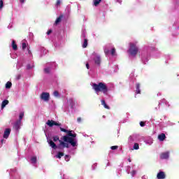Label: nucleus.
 I'll list each match as a JSON object with an SVG mask.
<instances>
[{"label": "nucleus", "mask_w": 179, "mask_h": 179, "mask_svg": "<svg viewBox=\"0 0 179 179\" xmlns=\"http://www.w3.org/2000/svg\"><path fill=\"white\" fill-rule=\"evenodd\" d=\"M60 131L62 132H65L67 134V136H64L62 137V141H59V145H57L52 140H49L48 143L52 149H59L60 150L62 149H64V148H66V149H69V143L73 146V148H75L76 146V140L75 138H76L77 134L76 133L72 134V131L71 130H66V129H64L62 127H60Z\"/></svg>", "instance_id": "obj_1"}, {"label": "nucleus", "mask_w": 179, "mask_h": 179, "mask_svg": "<svg viewBox=\"0 0 179 179\" xmlns=\"http://www.w3.org/2000/svg\"><path fill=\"white\" fill-rule=\"evenodd\" d=\"M92 89L94 90L96 93L101 92L103 94H107V92H108V87H107V85L104 83H99L98 84L93 83Z\"/></svg>", "instance_id": "obj_2"}, {"label": "nucleus", "mask_w": 179, "mask_h": 179, "mask_svg": "<svg viewBox=\"0 0 179 179\" xmlns=\"http://www.w3.org/2000/svg\"><path fill=\"white\" fill-rule=\"evenodd\" d=\"M139 52V48L136 46L135 43H130V48L129 49V54L131 55V57H136V54Z\"/></svg>", "instance_id": "obj_3"}, {"label": "nucleus", "mask_w": 179, "mask_h": 179, "mask_svg": "<svg viewBox=\"0 0 179 179\" xmlns=\"http://www.w3.org/2000/svg\"><path fill=\"white\" fill-rule=\"evenodd\" d=\"M41 100H43L44 101H50V93L42 92V94H41Z\"/></svg>", "instance_id": "obj_4"}, {"label": "nucleus", "mask_w": 179, "mask_h": 179, "mask_svg": "<svg viewBox=\"0 0 179 179\" xmlns=\"http://www.w3.org/2000/svg\"><path fill=\"white\" fill-rule=\"evenodd\" d=\"M10 135V129H9V128L6 129V130L4 131L3 136L4 139H8V138H9Z\"/></svg>", "instance_id": "obj_5"}, {"label": "nucleus", "mask_w": 179, "mask_h": 179, "mask_svg": "<svg viewBox=\"0 0 179 179\" xmlns=\"http://www.w3.org/2000/svg\"><path fill=\"white\" fill-rule=\"evenodd\" d=\"M169 152H162L160 155L159 157L162 160H164L166 159H169Z\"/></svg>", "instance_id": "obj_6"}, {"label": "nucleus", "mask_w": 179, "mask_h": 179, "mask_svg": "<svg viewBox=\"0 0 179 179\" xmlns=\"http://www.w3.org/2000/svg\"><path fill=\"white\" fill-rule=\"evenodd\" d=\"M157 179H164L166 178V173L164 171H159L157 175Z\"/></svg>", "instance_id": "obj_7"}, {"label": "nucleus", "mask_w": 179, "mask_h": 179, "mask_svg": "<svg viewBox=\"0 0 179 179\" xmlns=\"http://www.w3.org/2000/svg\"><path fill=\"white\" fill-rule=\"evenodd\" d=\"M62 19H64V15L61 14L55 20V24L57 26V24H59L61 22H62Z\"/></svg>", "instance_id": "obj_8"}, {"label": "nucleus", "mask_w": 179, "mask_h": 179, "mask_svg": "<svg viewBox=\"0 0 179 179\" xmlns=\"http://www.w3.org/2000/svg\"><path fill=\"white\" fill-rule=\"evenodd\" d=\"M22 124V121L17 120L15 123L14 124L13 128L16 129V131L19 130V128H20V125Z\"/></svg>", "instance_id": "obj_9"}, {"label": "nucleus", "mask_w": 179, "mask_h": 179, "mask_svg": "<svg viewBox=\"0 0 179 179\" xmlns=\"http://www.w3.org/2000/svg\"><path fill=\"white\" fill-rule=\"evenodd\" d=\"M158 139L160 142H163L164 141V139H166V134L164 133L159 134Z\"/></svg>", "instance_id": "obj_10"}, {"label": "nucleus", "mask_w": 179, "mask_h": 179, "mask_svg": "<svg viewBox=\"0 0 179 179\" xmlns=\"http://www.w3.org/2000/svg\"><path fill=\"white\" fill-rule=\"evenodd\" d=\"M94 62L96 65H100L101 62V59L100 58L99 56H96L95 58H94Z\"/></svg>", "instance_id": "obj_11"}, {"label": "nucleus", "mask_w": 179, "mask_h": 179, "mask_svg": "<svg viewBox=\"0 0 179 179\" xmlns=\"http://www.w3.org/2000/svg\"><path fill=\"white\" fill-rule=\"evenodd\" d=\"M136 94H141V84H139V83L136 84Z\"/></svg>", "instance_id": "obj_12"}, {"label": "nucleus", "mask_w": 179, "mask_h": 179, "mask_svg": "<svg viewBox=\"0 0 179 179\" xmlns=\"http://www.w3.org/2000/svg\"><path fill=\"white\" fill-rule=\"evenodd\" d=\"M8 104H9V101L8 100L3 101L1 103V108H5V107H6Z\"/></svg>", "instance_id": "obj_13"}, {"label": "nucleus", "mask_w": 179, "mask_h": 179, "mask_svg": "<svg viewBox=\"0 0 179 179\" xmlns=\"http://www.w3.org/2000/svg\"><path fill=\"white\" fill-rule=\"evenodd\" d=\"M101 105L103 106L104 108H106V110H110V106L106 103L105 100H101Z\"/></svg>", "instance_id": "obj_14"}, {"label": "nucleus", "mask_w": 179, "mask_h": 179, "mask_svg": "<svg viewBox=\"0 0 179 179\" xmlns=\"http://www.w3.org/2000/svg\"><path fill=\"white\" fill-rule=\"evenodd\" d=\"M54 120H48L46 122L47 125H48V127H50V128H52V127H54Z\"/></svg>", "instance_id": "obj_15"}, {"label": "nucleus", "mask_w": 179, "mask_h": 179, "mask_svg": "<svg viewBox=\"0 0 179 179\" xmlns=\"http://www.w3.org/2000/svg\"><path fill=\"white\" fill-rule=\"evenodd\" d=\"M12 47H13V50H14V51L17 50V45L16 44V42L15 41H12Z\"/></svg>", "instance_id": "obj_16"}, {"label": "nucleus", "mask_w": 179, "mask_h": 179, "mask_svg": "<svg viewBox=\"0 0 179 179\" xmlns=\"http://www.w3.org/2000/svg\"><path fill=\"white\" fill-rule=\"evenodd\" d=\"M69 103L71 108H73V106H75V101H73V99H70L69 100Z\"/></svg>", "instance_id": "obj_17"}, {"label": "nucleus", "mask_w": 179, "mask_h": 179, "mask_svg": "<svg viewBox=\"0 0 179 179\" xmlns=\"http://www.w3.org/2000/svg\"><path fill=\"white\" fill-rule=\"evenodd\" d=\"M93 2L95 6H99L100 2H101V0H93Z\"/></svg>", "instance_id": "obj_18"}, {"label": "nucleus", "mask_w": 179, "mask_h": 179, "mask_svg": "<svg viewBox=\"0 0 179 179\" xmlns=\"http://www.w3.org/2000/svg\"><path fill=\"white\" fill-rule=\"evenodd\" d=\"M10 87H12V83L8 81L6 84V89H10Z\"/></svg>", "instance_id": "obj_19"}, {"label": "nucleus", "mask_w": 179, "mask_h": 179, "mask_svg": "<svg viewBox=\"0 0 179 179\" xmlns=\"http://www.w3.org/2000/svg\"><path fill=\"white\" fill-rule=\"evenodd\" d=\"M23 117H24V113L22 112L20 113L18 121H22V120H23Z\"/></svg>", "instance_id": "obj_20"}, {"label": "nucleus", "mask_w": 179, "mask_h": 179, "mask_svg": "<svg viewBox=\"0 0 179 179\" xmlns=\"http://www.w3.org/2000/svg\"><path fill=\"white\" fill-rule=\"evenodd\" d=\"M133 149H134V150H138V149H139V144L138 143H135Z\"/></svg>", "instance_id": "obj_21"}, {"label": "nucleus", "mask_w": 179, "mask_h": 179, "mask_svg": "<svg viewBox=\"0 0 179 179\" xmlns=\"http://www.w3.org/2000/svg\"><path fill=\"white\" fill-rule=\"evenodd\" d=\"M86 47H87V39L85 38L83 44V48H86Z\"/></svg>", "instance_id": "obj_22"}, {"label": "nucleus", "mask_w": 179, "mask_h": 179, "mask_svg": "<svg viewBox=\"0 0 179 179\" xmlns=\"http://www.w3.org/2000/svg\"><path fill=\"white\" fill-rule=\"evenodd\" d=\"M31 163H37V157H32L31 158Z\"/></svg>", "instance_id": "obj_23"}, {"label": "nucleus", "mask_w": 179, "mask_h": 179, "mask_svg": "<svg viewBox=\"0 0 179 179\" xmlns=\"http://www.w3.org/2000/svg\"><path fill=\"white\" fill-rule=\"evenodd\" d=\"M62 156H64V152H58L57 155L56 156V157H57V159H61L62 157Z\"/></svg>", "instance_id": "obj_24"}, {"label": "nucleus", "mask_w": 179, "mask_h": 179, "mask_svg": "<svg viewBox=\"0 0 179 179\" xmlns=\"http://www.w3.org/2000/svg\"><path fill=\"white\" fill-rule=\"evenodd\" d=\"M53 141H54V142H57V141H61V140H59V136H53Z\"/></svg>", "instance_id": "obj_25"}, {"label": "nucleus", "mask_w": 179, "mask_h": 179, "mask_svg": "<svg viewBox=\"0 0 179 179\" xmlns=\"http://www.w3.org/2000/svg\"><path fill=\"white\" fill-rule=\"evenodd\" d=\"M53 95L55 96V97H59V92H58V91H55L53 92Z\"/></svg>", "instance_id": "obj_26"}, {"label": "nucleus", "mask_w": 179, "mask_h": 179, "mask_svg": "<svg viewBox=\"0 0 179 179\" xmlns=\"http://www.w3.org/2000/svg\"><path fill=\"white\" fill-rule=\"evenodd\" d=\"M104 52H105V55H108V54H110V50L105 48Z\"/></svg>", "instance_id": "obj_27"}, {"label": "nucleus", "mask_w": 179, "mask_h": 179, "mask_svg": "<svg viewBox=\"0 0 179 179\" xmlns=\"http://www.w3.org/2000/svg\"><path fill=\"white\" fill-rule=\"evenodd\" d=\"M110 54H111V55H113V56L115 55V48H113L111 50Z\"/></svg>", "instance_id": "obj_28"}, {"label": "nucleus", "mask_w": 179, "mask_h": 179, "mask_svg": "<svg viewBox=\"0 0 179 179\" xmlns=\"http://www.w3.org/2000/svg\"><path fill=\"white\" fill-rule=\"evenodd\" d=\"M110 149L112 150H116V149H118V145H113L110 147Z\"/></svg>", "instance_id": "obj_29"}, {"label": "nucleus", "mask_w": 179, "mask_h": 179, "mask_svg": "<svg viewBox=\"0 0 179 179\" xmlns=\"http://www.w3.org/2000/svg\"><path fill=\"white\" fill-rule=\"evenodd\" d=\"M27 47V45L26 43H22V50H26V48Z\"/></svg>", "instance_id": "obj_30"}, {"label": "nucleus", "mask_w": 179, "mask_h": 179, "mask_svg": "<svg viewBox=\"0 0 179 179\" xmlns=\"http://www.w3.org/2000/svg\"><path fill=\"white\" fill-rule=\"evenodd\" d=\"M3 8V1L0 0V9H2Z\"/></svg>", "instance_id": "obj_31"}, {"label": "nucleus", "mask_w": 179, "mask_h": 179, "mask_svg": "<svg viewBox=\"0 0 179 179\" xmlns=\"http://www.w3.org/2000/svg\"><path fill=\"white\" fill-rule=\"evenodd\" d=\"M44 72L45 73H50V68H45Z\"/></svg>", "instance_id": "obj_32"}, {"label": "nucleus", "mask_w": 179, "mask_h": 179, "mask_svg": "<svg viewBox=\"0 0 179 179\" xmlns=\"http://www.w3.org/2000/svg\"><path fill=\"white\" fill-rule=\"evenodd\" d=\"M59 5H61V0H57L56 6H59Z\"/></svg>", "instance_id": "obj_33"}, {"label": "nucleus", "mask_w": 179, "mask_h": 179, "mask_svg": "<svg viewBox=\"0 0 179 179\" xmlns=\"http://www.w3.org/2000/svg\"><path fill=\"white\" fill-rule=\"evenodd\" d=\"M64 159L66 162H69V155H65Z\"/></svg>", "instance_id": "obj_34"}, {"label": "nucleus", "mask_w": 179, "mask_h": 179, "mask_svg": "<svg viewBox=\"0 0 179 179\" xmlns=\"http://www.w3.org/2000/svg\"><path fill=\"white\" fill-rule=\"evenodd\" d=\"M54 125H56L57 127H61V123H58L57 122H54Z\"/></svg>", "instance_id": "obj_35"}, {"label": "nucleus", "mask_w": 179, "mask_h": 179, "mask_svg": "<svg viewBox=\"0 0 179 179\" xmlns=\"http://www.w3.org/2000/svg\"><path fill=\"white\" fill-rule=\"evenodd\" d=\"M145 125H146V124L145 123V122H140V126H141V127H145Z\"/></svg>", "instance_id": "obj_36"}, {"label": "nucleus", "mask_w": 179, "mask_h": 179, "mask_svg": "<svg viewBox=\"0 0 179 179\" xmlns=\"http://www.w3.org/2000/svg\"><path fill=\"white\" fill-rule=\"evenodd\" d=\"M20 78H22V76H21L20 74H17V75L16 76V79H17V80H19V79H20Z\"/></svg>", "instance_id": "obj_37"}, {"label": "nucleus", "mask_w": 179, "mask_h": 179, "mask_svg": "<svg viewBox=\"0 0 179 179\" xmlns=\"http://www.w3.org/2000/svg\"><path fill=\"white\" fill-rule=\"evenodd\" d=\"M77 122L80 124V122H82V117H78L77 118Z\"/></svg>", "instance_id": "obj_38"}, {"label": "nucleus", "mask_w": 179, "mask_h": 179, "mask_svg": "<svg viewBox=\"0 0 179 179\" xmlns=\"http://www.w3.org/2000/svg\"><path fill=\"white\" fill-rule=\"evenodd\" d=\"M131 174L132 177H134L135 176V174H136V171H132L131 172Z\"/></svg>", "instance_id": "obj_39"}, {"label": "nucleus", "mask_w": 179, "mask_h": 179, "mask_svg": "<svg viewBox=\"0 0 179 179\" xmlns=\"http://www.w3.org/2000/svg\"><path fill=\"white\" fill-rule=\"evenodd\" d=\"M52 30L49 29V30L48 31V32H47V34H48V36H50V34H52Z\"/></svg>", "instance_id": "obj_40"}, {"label": "nucleus", "mask_w": 179, "mask_h": 179, "mask_svg": "<svg viewBox=\"0 0 179 179\" xmlns=\"http://www.w3.org/2000/svg\"><path fill=\"white\" fill-rule=\"evenodd\" d=\"M27 69H31V66L30 64L27 65Z\"/></svg>", "instance_id": "obj_41"}, {"label": "nucleus", "mask_w": 179, "mask_h": 179, "mask_svg": "<svg viewBox=\"0 0 179 179\" xmlns=\"http://www.w3.org/2000/svg\"><path fill=\"white\" fill-rule=\"evenodd\" d=\"M27 50H28V54H29V55H31V50H30L29 48H28Z\"/></svg>", "instance_id": "obj_42"}, {"label": "nucleus", "mask_w": 179, "mask_h": 179, "mask_svg": "<svg viewBox=\"0 0 179 179\" xmlns=\"http://www.w3.org/2000/svg\"><path fill=\"white\" fill-rule=\"evenodd\" d=\"M26 0H20V3H24V1H25Z\"/></svg>", "instance_id": "obj_43"}, {"label": "nucleus", "mask_w": 179, "mask_h": 179, "mask_svg": "<svg viewBox=\"0 0 179 179\" xmlns=\"http://www.w3.org/2000/svg\"><path fill=\"white\" fill-rule=\"evenodd\" d=\"M5 142V140L4 139H1V145H3V143Z\"/></svg>", "instance_id": "obj_44"}, {"label": "nucleus", "mask_w": 179, "mask_h": 179, "mask_svg": "<svg viewBox=\"0 0 179 179\" xmlns=\"http://www.w3.org/2000/svg\"><path fill=\"white\" fill-rule=\"evenodd\" d=\"M117 2H118V3H122V0H117Z\"/></svg>", "instance_id": "obj_45"}, {"label": "nucleus", "mask_w": 179, "mask_h": 179, "mask_svg": "<svg viewBox=\"0 0 179 179\" xmlns=\"http://www.w3.org/2000/svg\"><path fill=\"white\" fill-rule=\"evenodd\" d=\"M89 67H90V66H89L88 63H87V64H86V68H87V69H89Z\"/></svg>", "instance_id": "obj_46"}, {"label": "nucleus", "mask_w": 179, "mask_h": 179, "mask_svg": "<svg viewBox=\"0 0 179 179\" xmlns=\"http://www.w3.org/2000/svg\"><path fill=\"white\" fill-rule=\"evenodd\" d=\"M128 162H129V163H131V158H129V159H128Z\"/></svg>", "instance_id": "obj_47"}, {"label": "nucleus", "mask_w": 179, "mask_h": 179, "mask_svg": "<svg viewBox=\"0 0 179 179\" xmlns=\"http://www.w3.org/2000/svg\"><path fill=\"white\" fill-rule=\"evenodd\" d=\"M103 118H106V116L103 115Z\"/></svg>", "instance_id": "obj_48"}]
</instances>
